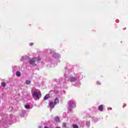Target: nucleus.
<instances>
[{
	"label": "nucleus",
	"mask_w": 128,
	"mask_h": 128,
	"mask_svg": "<svg viewBox=\"0 0 128 128\" xmlns=\"http://www.w3.org/2000/svg\"><path fill=\"white\" fill-rule=\"evenodd\" d=\"M41 96H42V93H40V92H34L32 94V98L36 100H40Z\"/></svg>",
	"instance_id": "1"
},
{
	"label": "nucleus",
	"mask_w": 128,
	"mask_h": 128,
	"mask_svg": "<svg viewBox=\"0 0 128 128\" xmlns=\"http://www.w3.org/2000/svg\"><path fill=\"white\" fill-rule=\"evenodd\" d=\"M40 60V57L34 58L30 60V64L34 66V65L36 62V61L38 62Z\"/></svg>",
	"instance_id": "2"
},
{
	"label": "nucleus",
	"mask_w": 128,
	"mask_h": 128,
	"mask_svg": "<svg viewBox=\"0 0 128 128\" xmlns=\"http://www.w3.org/2000/svg\"><path fill=\"white\" fill-rule=\"evenodd\" d=\"M68 106L69 108H76V102L72 100H70L68 102Z\"/></svg>",
	"instance_id": "3"
},
{
	"label": "nucleus",
	"mask_w": 128,
	"mask_h": 128,
	"mask_svg": "<svg viewBox=\"0 0 128 128\" xmlns=\"http://www.w3.org/2000/svg\"><path fill=\"white\" fill-rule=\"evenodd\" d=\"M68 80L71 82H76V78H74V77H71L68 79Z\"/></svg>",
	"instance_id": "4"
},
{
	"label": "nucleus",
	"mask_w": 128,
	"mask_h": 128,
	"mask_svg": "<svg viewBox=\"0 0 128 128\" xmlns=\"http://www.w3.org/2000/svg\"><path fill=\"white\" fill-rule=\"evenodd\" d=\"M54 106H56L55 103H54V102H50V108H54Z\"/></svg>",
	"instance_id": "5"
},
{
	"label": "nucleus",
	"mask_w": 128,
	"mask_h": 128,
	"mask_svg": "<svg viewBox=\"0 0 128 128\" xmlns=\"http://www.w3.org/2000/svg\"><path fill=\"white\" fill-rule=\"evenodd\" d=\"M98 110L102 112V110H104V106L102 105H100L98 106Z\"/></svg>",
	"instance_id": "6"
},
{
	"label": "nucleus",
	"mask_w": 128,
	"mask_h": 128,
	"mask_svg": "<svg viewBox=\"0 0 128 128\" xmlns=\"http://www.w3.org/2000/svg\"><path fill=\"white\" fill-rule=\"evenodd\" d=\"M48 98H50V94H46L44 98V100H46V99Z\"/></svg>",
	"instance_id": "7"
},
{
	"label": "nucleus",
	"mask_w": 128,
	"mask_h": 128,
	"mask_svg": "<svg viewBox=\"0 0 128 128\" xmlns=\"http://www.w3.org/2000/svg\"><path fill=\"white\" fill-rule=\"evenodd\" d=\"M54 120L55 121H56L57 122H60V118L58 116H56L55 118H54Z\"/></svg>",
	"instance_id": "8"
},
{
	"label": "nucleus",
	"mask_w": 128,
	"mask_h": 128,
	"mask_svg": "<svg viewBox=\"0 0 128 128\" xmlns=\"http://www.w3.org/2000/svg\"><path fill=\"white\" fill-rule=\"evenodd\" d=\"M58 98H56L55 100H54V104H58Z\"/></svg>",
	"instance_id": "9"
},
{
	"label": "nucleus",
	"mask_w": 128,
	"mask_h": 128,
	"mask_svg": "<svg viewBox=\"0 0 128 128\" xmlns=\"http://www.w3.org/2000/svg\"><path fill=\"white\" fill-rule=\"evenodd\" d=\"M20 74H21L20 72H18V71L16 72V76H20Z\"/></svg>",
	"instance_id": "10"
},
{
	"label": "nucleus",
	"mask_w": 128,
	"mask_h": 128,
	"mask_svg": "<svg viewBox=\"0 0 128 128\" xmlns=\"http://www.w3.org/2000/svg\"><path fill=\"white\" fill-rule=\"evenodd\" d=\"M62 128H66V122H63V123H62Z\"/></svg>",
	"instance_id": "11"
},
{
	"label": "nucleus",
	"mask_w": 128,
	"mask_h": 128,
	"mask_svg": "<svg viewBox=\"0 0 128 128\" xmlns=\"http://www.w3.org/2000/svg\"><path fill=\"white\" fill-rule=\"evenodd\" d=\"M72 126H73V128H78V126L76 124H73Z\"/></svg>",
	"instance_id": "12"
},
{
	"label": "nucleus",
	"mask_w": 128,
	"mask_h": 128,
	"mask_svg": "<svg viewBox=\"0 0 128 128\" xmlns=\"http://www.w3.org/2000/svg\"><path fill=\"white\" fill-rule=\"evenodd\" d=\"M26 84H30V80H26Z\"/></svg>",
	"instance_id": "13"
},
{
	"label": "nucleus",
	"mask_w": 128,
	"mask_h": 128,
	"mask_svg": "<svg viewBox=\"0 0 128 128\" xmlns=\"http://www.w3.org/2000/svg\"><path fill=\"white\" fill-rule=\"evenodd\" d=\"M30 108V105H26V106H25V108H27V110H28Z\"/></svg>",
	"instance_id": "14"
},
{
	"label": "nucleus",
	"mask_w": 128,
	"mask_h": 128,
	"mask_svg": "<svg viewBox=\"0 0 128 128\" xmlns=\"http://www.w3.org/2000/svg\"><path fill=\"white\" fill-rule=\"evenodd\" d=\"M2 86H6V82H2Z\"/></svg>",
	"instance_id": "15"
},
{
	"label": "nucleus",
	"mask_w": 128,
	"mask_h": 128,
	"mask_svg": "<svg viewBox=\"0 0 128 128\" xmlns=\"http://www.w3.org/2000/svg\"><path fill=\"white\" fill-rule=\"evenodd\" d=\"M86 124L87 126H90V122H86Z\"/></svg>",
	"instance_id": "16"
},
{
	"label": "nucleus",
	"mask_w": 128,
	"mask_h": 128,
	"mask_svg": "<svg viewBox=\"0 0 128 128\" xmlns=\"http://www.w3.org/2000/svg\"><path fill=\"white\" fill-rule=\"evenodd\" d=\"M97 84H100V82H97V83H96Z\"/></svg>",
	"instance_id": "17"
},
{
	"label": "nucleus",
	"mask_w": 128,
	"mask_h": 128,
	"mask_svg": "<svg viewBox=\"0 0 128 128\" xmlns=\"http://www.w3.org/2000/svg\"><path fill=\"white\" fill-rule=\"evenodd\" d=\"M30 46H34V43H30Z\"/></svg>",
	"instance_id": "18"
},
{
	"label": "nucleus",
	"mask_w": 128,
	"mask_h": 128,
	"mask_svg": "<svg viewBox=\"0 0 128 128\" xmlns=\"http://www.w3.org/2000/svg\"><path fill=\"white\" fill-rule=\"evenodd\" d=\"M39 128H42V126H39Z\"/></svg>",
	"instance_id": "19"
},
{
	"label": "nucleus",
	"mask_w": 128,
	"mask_h": 128,
	"mask_svg": "<svg viewBox=\"0 0 128 128\" xmlns=\"http://www.w3.org/2000/svg\"><path fill=\"white\" fill-rule=\"evenodd\" d=\"M56 128H60V127H56Z\"/></svg>",
	"instance_id": "20"
},
{
	"label": "nucleus",
	"mask_w": 128,
	"mask_h": 128,
	"mask_svg": "<svg viewBox=\"0 0 128 128\" xmlns=\"http://www.w3.org/2000/svg\"><path fill=\"white\" fill-rule=\"evenodd\" d=\"M123 108H124V106H123Z\"/></svg>",
	"instance_id": "21"
}]
</instances>
